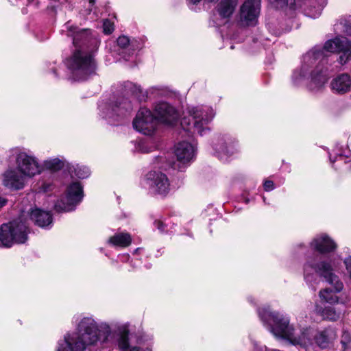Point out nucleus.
Instances as JSON below:
<instances>
[{
	"label": "nucleus",
	"mask_w": 351,
	"mask_h": 351,
	"mask_svg": "<svg viewBox=\"0 0 351 351\" xmlns=\"http://www.w3.org/2000/svg\"><path fill=\"white\" fill-rule=\"evenodd\" d=\"M140 150H141V152H144V153H147L151 151L150 149H147V147H145L144 143H142L141 145H140Z\"/></svg>",
	"instance_id": "42"
},
{
	"label": "nucleus",
	"mask_w": 351,
	"mask_h": 351,
	"mask_svg": "<svg viewBox=\"0 0 351 351\" xmlns=\"http://www.w3.org/2000/svg\"><path fill=\"white\" fill-rule=\"evenodd\" d=\"M214 149L217 152L228 156H232L239 151L237 141L228 135L219 136L214 144Z\"/></svg>",
	"instance_id": "17"
},
{
	"label": "nucleus",
	"mask_w": 351,
	"mask_h": 351,
	"mask_svg": "<svg viewBox=\"0 0 351 351\" xmlns=\"http://www.w3.org/2000/svg\"><path fill=\"white\" fill-rule=\"evenodd\" d=\"M269 3L276 9L283 8L289 6L291 9L295 10L301 5L302 0H268Z\"/></svg>",
	"instance_id": "28"
},
{
	"label": "nucleus",
	"mask_w": 351,
	"mask_h": 351,
	"mask_svg": "<svg viewBox=\"0 0 351 351\" xmlns=\"http://www.w3.org/2000/svg\"><path fill=\"white\" fill-rule=\"evenodd\" d=\"M332 93L343 95L351 90V76L348 73H341L334 77L330 82Z\"/></svg>",
	"instance_id": "18"
},
{
	"label": "nucleus",
	"mask_w": 351,
	"mask_h": 351,
	"mask_svg": "<svg viewBox=\"0 0 351 351\" xmlns=\"http://www.w3.org/2000/svg\"><path fill=\"white\" fill-rule=\"evenodd\" d=\"M319 2L316 6L314 7V10H312L311 8H309L308 10H306V14L312 17L316 18L321 14L322 10L324 7L326 5V0H318Z\"/></svg>",
	"instance_id": "31"
},
{
	"label": "nucleus",
	"mask_w": 351,
	"mask_h": 351,
	"mask_svg": "<svg viewBox=\"0 0 351 351\" xmlns=\"http://www.w3.org/2000/svg\"><path fill=\"white\" fill-rule=\"evenodd\" d=\"M311 246L320 254L332 252L336 248L335 243L326 234L315 237L311 243Z\"/></svg>",
	"instance_id": "20"
},
{
	"label": "nucleus",
	"mask_w": 351,
	"mask_h": 351,
	"mask_svg": "<svg viewBox=\"0 0 351 351\" xmlns=\"http://www.w3.org/2000/svg\"><path fill=\"white\" fill-rule=\"evenodd\" d=\"M344 32L348 35H351V23L345 21L343 23Z\"/></svg>",
	"instance_id": "39"
},
{
	"label": "nucleus",
	"mask_w": 351,
	"mask_h": 351,
	"mask_svg": "<svg viewBox=\"0 0 351 351\" xmlns=\"http://www.w3.org/2000/svg\"><path fill=\"white\" fill-rule=\"evenodd\" d=\"M82 198V185L79 182H73L68 186L65 196L55 204L54 209L58 213L73 211Z\"/></svg>",
	"instance_id": "10"
},
{
	"label": "nucleus",
	"mask_w": 351,
	"mask_h": 351,
	"mask_svg": "<svg viewBox=\"0 0 351 351\" xmlns=\"http://www.w3.org/2000/svg\"><path fill=\"white\" fill-rule=\"evenodd\" d=\"M26 217L34 223L35 225L45 229H49L53 225V217L50 212L43 210L37 207H30L27 210H22L21 216L16 220H21L22 223H25L29 228V223ZM29 230V228H28ZM30 230H29V233Z\"/></svg>",
	"instance_id": "12"
},
{
	"label": "nucleus",
	"mask_w": 351,
	"mask_h": 351,
	"mask_svg": "<svg viewBox=\"0 0 351 351\" xmlns=\"http://www.w3.org/2000/svg\"><path fill=\"white\" fill-rule=\"evenodd\" d=\"M195 147L187 141H182L175 146V155L177 158L176 162L167 161L166 158L159 156L156 158L158 168L167 170L169 168L183 171L195 156Z\"/></svg>",
	"instance_id": "7"
},
{
	"label": "nucleus",
	"mask_w": 351,
	"mask_h": 351,
	"mask_svg": "<svg viewBox=\"0 0 351 351\" xmlns=\"http://www.w3.org/2000/svg\"><path fill=\"white\" fill-rule=\"evenodd\" d=\"M319 313L324 319L331 322L338 320L341 315V310L331 306H325L322 310H319Z\"/></svg>",
	"instance_id": "27"
},
{
	"label": "nucleus",
	"mask_w": 351,
	"mask_h": 351,
	"mask_svg": "<svg viewBox=\"0 0 351 351\" xmlns=\"http://www.w3.org/2000/svg\"><path fill=\"white\" fill-rule=\"evenodd\" d=\"M158 121L147 108H141L133 121L134 128L145 135H151L156 128Z\"/></svg>",
	"instance_id": "13"
},
{
	"label": "nucleus",
	"mask_w": 351,
	"mask_h": 351,
	"mask_svg": "<svg viewBox=\"0 0 351 351\" xmlns=\"http://www.w3.org/2000/svg\"><path fill=\"white\" fill-rule=\"evenodd\" d=\"M258 315L267 329L277 338L286 339L293 345L303 348L315 345L321 350L332 348L337 339V330L331 326L313 330L305 328L295 333L289 318L280 313L272 312L269 308L258 310Z\"/></svg>",
	"instance_id": "2"
},
{
	"label": "nucleus",
	"mask_w": 351,
	"mask_h": 351,
	"mask_svg": "<svg viewBox=\"0 0 351 351\" xmlns=\"http://www.w3.org/2000/svg\"><path fill=\"white\" fill-rule=\"evenodd\" d=\"M127 351H141L140 348L136 346L130 347Z\"/></svg>",
	"instance_id": "43"
},
{
	"label": "nucleus",
	"mask_w": 351,
	"mask_h": 351,
	"mask_svg": "<svg viewBox=\"0 0 351 351\" xmlns=\"http://www.w3.org/2000/svg\"><path fill=\"white\" fill-rule=\"evenodd\" d=\"M341 50L351 51V39L346 37H336L327 40L324 47L315 46L303 56L301 66L294 70L292 82L295 86L308 81L311 91L317 92L323 88L328 80V67L326 64L333 61L335 56L331 53Z\"/></svg>",
	"instance_id": "1"
},
{
	"label": "nucleus",
	"mask_w": 351,
	"mask_h": 351,
	"mask_svg": "<svg viewBox=\"0 0 351 351\" xmlns=\"http://www.w3.org/2000/svg\"><path fill=\"white\" fill-rule=\"evenodd\" d=\"M17 169L26 177L32 178L42 172L43 168L35 156L20 149L14 150Z\"/></svg>",
	"instance_id": "11"
},
{
	"label": "nucleus",
	"mask_w": 351,
	"mask_h": 351,
	"mask_svg": "<svg viewBox=\"0 0 351 351\" xmlns=\"http://www.w3.org/2000/svg\"><path fill=\"white\" fill-rule=\"evenodd\" d=\"M73 170H71V172L78 178L84 179L90 176V169L86 166L76 165L75 167H73Z\"/></svg>",
	"instance_id": "29"
},
{
	"label": "nucleus",
	"mask_w": 351,
	"mask_h": 351,
	"mask_svg": "<svg viewBox=\"0 0 351 351\" xmlns=\"http://www.w3.org/2000/svg\"><path fill=\"white\" fill-rule=\"evenodd\" d=\"M110 333V328L106 324L99 326L93 318L84 317L75 332H66L58 341L56 351H84L88 346L105 342Z\"/></svg>",
	"instance_id": "4"
},
{
	"label": "nucleus",
	"mask_w": 351,
	"mask_h": 351,
	"mask_svg": "<svg viewBox=\"0 0 351 351\" xmlns=\"http://www.w3.org/2000/svg\"><path fill=\"white\" fill-rule=\"evenodd\" d=\"M237 5V0H221L217 7V11L222 18L232 16Z\"/></svg>",
	"instance_id": "23"
},
{
	"label": "nucleus",
	"mask_w": 351,
	"mask_h": 351,
	"mask_svg": "<svg viewBox=\"0 0 351 351\" xmlns=\"http://www.w3.org/2000/svg\"><path fill=\"white\" fill-rule=\"evenodd\" d=\"M132 238L129 233L119 232L110 237L108 243L114 247H125L130 245Z\"/></svg>",
	"instance_id": "24"
},
{
	"label": "nucleus",
	"mask_w": 351,
	"mask_h": 351,
	"mask_svg": "<svg viewBox=\"0 0 351 351\" xmlns=\"http://www.w3.org/2000/svg\"><path fill=\"white\" fill-rule=\"evenodd\" d=\"M264 189L266 191H272L274 189V182L271 180H266L264 182Z\"/></svg>",
	"instance_id": "38"
},
{
	"label": "nucleus",
	"mask_w": 351,
	"mask_h": 351,
	"mask_svg": "<svg viewBox=\"0 0 351 351\" xmlns=\"http://www.w3.org/2000/svg\"><path fill=\"white\" fill-rule=\"evenodd\" d=\"M340 52H342V54L339 57L335 56V58L333 61L329 62L331 63L332 62L338 61L341 65L345 64L346 62L349 61L351 57V51L348 50H341Z\"/></svg>",
	"instance_id": "33"
},
{
	"label": "nucleus",
	"mask_w": 351,
	"mask_h": 351,
	"mask_svg": "<svg viewBox=\"0 0 351 351\" xmlns=\"http://www.w3.org/2000/svg\"><path fill=\"white\" fill-rule=\"evenodd\" d=\"M201 0H189V3H192L193 5L197 4L200 2Z\"/></svg>",
	"instance_id": "44"
},
{
	"label": "nucleus",
	"mask_w": 351,
	"mask_h": 351,
	"mask_svg": "<svg viewBox=\"0 0 351 351\" xmlns=\"http://www.w3.org/2000/svg\"><path fill=\"white\" fill-rule=\"evenodd\" d=\"M53 189V185L51 182H43L40 186V190L44 193L51 191Z\"/></svg>",
	"instance_id": "35"
},
{
	"label": "nucleus",
	"mask_w": 351,
	"mask_h": 351,
	"mask_svg": "<svg viewBox=\"0 0 351 351\" xmlns=\"http://www.w3.org/2000/svg\"><path fill=\"white\" fill-rule=\"evenodd\" d=\"M66 161L64 158H53L45 160L43 165V170L46 169L51 171H58L65 167Z\"/></svg>",
	"instance_id": "26"
},
{
	"label": "nucleus",
	"mask_w": 351,
	"mask_h": 351,
	"mask_svg": "<svg viewBox=\"0 0 351 351\" xmlns=\"http://www.w3.org/2000/svg\"><path fill=\"white\" fill-rule=\"evenodd\" d=\"M62 32L73 38V44L76 48L73 56L67 60V67L76 80H86L95 73L96 63L93 53L97 49L99 41L91 35L88 29H80L70 22L66 23Z\"/></svg>",
	"instance_id": "3"
},
{
	"label": "nucleus",
	"mask_w": 351,
	"mask_h": 351,
	"mask_svg": "<svg viewBox=\"0 0 351 351\" xmlns=\"http://www.w3.org/2000/svg\"><path fill=\"white\" fill-rule=\"evenodd\" d=\"M332 152L335 155L334 157L332 156V153H329V158L332 164L337 162L338 166L340 168L339 165L343 162L345 165V171H349L351 169V160H348V156L346 154V151H343V146H339V144L337 145L336 148L332 150Z\"/></svg>",
	"instance_id": "22"
},
{
	"label": "nucleus",
	"mask_w": 351,
	"mask_h": 351,
	"mask_svg": "<svg viewBox=\"0 0 351 351\" xmlns=\"http://www.w3.org/2000/svg\"><path fill=\"white\" fill-rule=\"evenodd\" d=\"M188 112L189 117H184L181 121L183 129L200 136L206 134L209 131L208 124L215 117L213 109L209 106L191 107Z\"/></svg>",
	"instance_id": "6"
},
{
	"label": "nucleus",
	"mask_w": 351,
	"mask_h": 351,
	"mask_svg": "<svg viewBox=\"0 0 351 351\" xmlns=\"http://www.w3.org/2000/svg\"><path fill=\"white\" fill-rule=\"evenodd\" d=\"M208 2L217 1L218 0H206Z\"/></svg>",
	"instance_id": "46"
},
{
	"label": "nucleus",
	"mask_w": 351,
	"mask_h": 351,
	"mask_svg": "<svg viewBox=\"0 0 351 351\" xmlns=\"http://www.w3.org/2000/svg\"><path fill=\"white\" fill-rule=\"evenodd\" d=\"M104 32L106 34H111L114 30V24L108 19H106L103 23Z\"/></svg>",
	"instance_id": "34"
},
{
	"label": "nucleus",
	"mask_w": 351,
	"mask_h": 351,
	"mask_svg": "<svg viewBox=\"0 0 351 351\" xmlns=\"http://www.w3.org/2000/svg\"><path fill=\"white\" fill-rule=\"evenodd\" d=\"M118 347L121 351H127L130 348L128 332H123L118 339Z\"/></svg>",
	"instance_id": "32"
},
{
	"label": "nucleus",
	"mask_w": 351,
	"mask_h": 351,
	"mask_svg": "<svg viewBox=\"0 0 351 351\" xmlns=\"http://www.w3.org/2000/svg\"><path fill=\"white\" fill-rule=\"evenodd\" d=\"M99 109L104 119L118 121L133 110V104L128 98L120 97L114 102L101 103Z\"/></svg>",
	"instance_id": "9"
},
{
	"label": "nucleus",
	"mask_w": 351,
	"mask_h": 351,
	"mask_svg": "<svg viewBox=\"0 0 351 351\" xmlns=\"http://www.w3.org/2000/svg\"><path fill=\"white\" fill-rule=\"evenodd\" d=\"M145 183L150 193L166 195L169 191V181L167 176L158 171H151L145 176Z\"/></svg>",
	"instance_id": "14"
},
{
	"label": "nucleus",
	"mask_w": 351,
	"mask_h": 351,
	"mask_svg": "<svg viewBox=\"0 0 351 351\" xmlns=\"http://www.w3.org/2000/svg\"><path fill=\"white\" fill-rule=\"evenodd\" d=\"M254 351H268L265 347L258 346L257 343L254 345Z\"/></svg>",
	"instance_id": "40"
},
{
	"label": "nucleus",
	"mask_w": 351,
	"mask_h": 351,
	"mask_svg": "<svg viewBox=\"0 0 351 351\" xmlns=\"http://www.w3.org/2000/svg\"><path fill=\"white\" fill-rule=\"evenodd\" d=\"M7 204V199L0 196V209Z\"/></svg>",
	"instance_id": "41"
},
{
	"label": "nucleus",
	"mask_w": 351,
	"mask_h": 351,
	"mask_svg": "<svg viewBox=\"0 0 351 351\" xmlns=\"http://www.w3.org/2000/svg\"><path fill=\"white\" fill-rule=\"evenodd\" d=\"M25 176L16 169H10L3 174V184L10 189H21L23 187Z\"/></svg>",
	"instance_id": "19"
},
{
	"label": "nucleus",
	"mask_w": 351,
	"mask_h": 351,
	"mask_svg": "<svg viewBox=\"0 0 351 351\" xmlns=\"http://www.w3.org/2000/svg\"><path fill=\"white\" fill-rule=\"evenodd\" d=\"M341 344L343 351H350L351 350V333L347 330H343L342 332Z\"/></svg>",
	"instance_id": "30"
},
{
	"label": "nucleus",
	"mask_w": 351,
	"mask_h": 351,
	"mask_svg": "<svg viewBox=\"0 0 351 351\" xmlns=\"http://www.w3.org/2000/svg\"><path fill=\"white\" fill-rule=\"evenodd\" d=\"M154 224L160 232H163L165 230L166 225L162 221L155 220Z\"/></svg>",
	"instance_id": "37"
},
{
	"label": "nucleus",
	"mask_w": 351,
	"mask_h": 351,
	"mask_svg": "<svg viewBox=\"0 0 351 351\" xmlns=\"http://www.w3.org/2000/svg\"><path fill=\"white\" fill-rule=\"evenodd\" d=\"M343 263L346 266V272L351 280V256L345 258Z\"/></svg>",
	"instance_id": "36"
},
{
	"label": "nucleus",
	"mask_w": 351,
	"mask_h": 351,
	"mask_svg": "<svg viewBox=\"0 0 351 351\" xmlns=\"http://www.w3.org/2000/svg\"><path fill=\"white\" fill-rule=\"evenodd\" d=\"M64 2H69L71 0H64Z\"/></svg>",
	"instance_id": "47"
},
{
	"label": "nucleus",
	"mask_w": 351,
	"mask_h": 351,
	"mask_svg": "<svg viewBox=\"0 0 351 351\" xmlns=\"http://www.w3.org/2000/svg\"><path fill=\"white\" fill-rule=\"evenodd\" d=\"M27 226L21 220L3 223L0 228V245L10 247L14 244H23L28 239Z\"/></svg>",
	"instance_id": "8"
},
{
	"label": "nucleus",
	"mask_w": 351,
	"mask_h": 351,
	"mask_svg": "<svg viewBox=\"0 0 351 351\" xmlns=\"http://www.w3.org/2000/svg\"><path fill=\"white\" fill-rule=\"evenodd\" d=\"M89 1V3L91 4V5H93L94 3H95V0H88Z\"/></svg>",
	"instance_id": "45"
},
{
	"label": "nucleus",
	"mask_w": 351,
	"mask_h": 351,
	"mask_svg": "<svg viewBox=\"0 0 351 351\" xmlns=\"http://www.w3.org/2000/svg\"><path fill=\"white\" fill-rule=\"evenodd\" d=\"M156 118L158 121L167 125L173 124L178 119V114L173 106L167 102H159L154 108Z\"/></svg>",
	"instance_id": "16"
},
{
	"label": "nucleus",
	"mask_w": 351,
	"mask_h": 351,
	"mask_svg": "<svg viewBox=\"0 0 351 351\" xmlns=\"http://www.w3.org/2000/svg\"><path fill=\"white\" fill-rule=\"evenodd\" d=\"M261 0H245L240 8L239 22L245 26L255 25L261 11Z\"/></svg>",
	"instance_id": "15"
},
{
	"label": "nucleus",
	"mask_w": 351,
	"mask_h": 351,
	"mask_svg": "<svg viewBox=\"0 0 351 351\" xmlns=\"http://www.w3.org/2000/svg\"><path fill=\"white\" fill-rule=\"evenodd\" d=\"M117 45L123 50V56L125 60L134 54L136 50L141 47V43L136 39H130L126 36H121L117 40Z\"/></svg>",
	"instance_id": "21"
},
{
	"label": "nucleus",
	"mask_w": 351,
	"mask_h": 351,
	"mask_svg": "<svg viewBox=\"0 0 351 351\" xmlns=\"http://www.w3.org/2000/svg\"><path fill=\"white\" fill-rule=\"evenodd\" d=\"M314 274L324 278L333 287L332 289L326 288L321 290L319 293L320 298L330 304L338 303L339 298L336 293L343 289V285L335 274L330 261L324 259L320 254L308 258L304 265V278L310 280Z\"/></svg>",
	"instance_id": "5"
},
{
	"label": "nucleus",
	"mask_w": 351,
	"mask_h": 351,
	"mask_svg": "<svg viewBox=\"0 0 351 351\" xmlns=\"http://www.w3.org/2000/svg\"><path fill=\"white\" fill-rule=\"evenodd\" d=\"M124 91L127 95L134 96L138 101L145 99L146 95L143 93L140 86H138L133 82H126L124 83Z\"/></svg>",
	"instance_id": "25"
}]
</instances>
